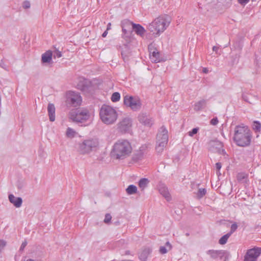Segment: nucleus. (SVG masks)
Returning <instances> with one entry per match:
<instances>
[{"label": "nucleus", "mask_w": 261, "mask_h": 261, "mask_svg": "<svg viewBox=\"0 0 261 261\" xmlns=\"http://www.w3.org/2000/svg\"><path fill=\"white\" fill-rule=\"evenodd\" d=\"M252 135L247 126L237 125L234 128L233 140L239 146L245 147L250 144Z\"/></svg>", "instance_id": "1"}, {"label": "nucleus", "mask_w": 261, "mask_h": 261, "mask_svg": "<svg viewBox=\"0 0 261 261\" xmlns=\"http://www.w3.org/2000/svg\"><path fill=\"white\" fill-rule=\"evenodd\" d=\"M132 151V146L127 140H120L114 144L111 155L116 159L123 160L128 157Z\"/></svg>", "instance_id": "2"}, {"label": "nucleus", "mask_w": 261, "mask_h": 261, "mask_svg": "<svg viewBox=\"0 0 261 261\" xmlns=\"http://www.w3.org/2000/svg\"><path fill=\"white\" fill-rule=\"evenodd\" d=\"M170 22L171 18L168 15L160 16L149 24L148 29L153 34L159 35L166 29Z\"/></svg>", "instance_id": "3"}, {"label": "nucleus", "mask_w": 261, "mask_h": 261, "mask_svg": "<svg viewBox=\"0 0 261 261\" xmlns=\"http://www.w3.org/2000/svg\"><path fill=\"white\" fill-rule=\"evenodd\" d=\"M99 115L102 121L107 124L114 123L117 118L116 110L112 107L106 105L101 107Z\"/></svg>", "instance_id": "4"}, {"label": "nucleus", "mask_w": 261, "mask_h": 261, "mask_svg": "<svg viewBox=\"0 0 261 261\" xmlns=\"http://www.w3.org/2000/svg\"><path fill=\"white\" fill-rule=\"evenodd\" d=\"M168 141V130L164 126H162L156 135V151L161 153L166 146Z\"/></svg>", "instance_id": "5"}, {"label": "nucleus", "mask_w": 261, "mask_h": 261, "mask_svg": "<svg viewBox=\"0 0 261 261\" xmlns=\"http://www.w3.org/2000/svg\"><path fill=\"white\" fill-rule=\"evenodd\" d=\"M90 118L89 111L86 109L73 110L69 113V118L73 122H83Z\"/></svg>", "instance_id": "6"}, {"label": "nucleus", "mask_w": 261, "mask_h": 261, "mask_svg": "<svg viewBox=\"0 0 261 261\" xmlns=\"http://www.w3.org/2000/svg\"><path fill=\"white\" fill-rule=\"evenodd\" d=\"M98 144L99 142L97 139H87L79 144V151L83 154L87 153L96 149Z\"/></svg>", "instance_id": "7"}, {"label": "nucleus", "mask_w": 261, "mask_h": 261, "mask_svg": "<svg viewBox=\"0 0 261 261\" xmlns=\"http://www.w3.org/2000/svg\"><path fill=\"white\" fill-rule=\"evenodd\" d=\"M66 104L68 107H76L80 106L82 101V98L78 92L69 91L66 93Z\"/></svg>", "instance_id": "8"}, {"label": "nucleus", "mask_w": 261, "mask_h": 261, "mask_svg": "<svg viewBox=\"0 0 261 261\" xmlns=\"http://www.w3.org/2000/svg\"><path fill=\"white\" fill-rule=\"evenodd\" d=\"M123 102L125 106L134 111H138L141 108L142 103L138 97L126 95L124 96Z\"/></svg>", "instance_id": "9"}, {"label": "nucleus", "mask_w": 261, "mask_h": 261, "mask_svg": "<svg viewBox=\"0 0 261 261\" xmlns=\"http://www.w3.org/2000/svg\"><path fill=\"white\" fill-rule=\"evenodd\" d=\"M261 254V248L255 247L247 250L244 256V261H256Z\"/></svg>", "instance_id": "10"}, {"label": "nucleus", "mask_w": 261, "mask_h": 261, "mask_svg": "<svg viewBox=\"0 0 261 261\" xmlns=\"http://www.w3.org/2000/svg\"><path fill=\"white\" fill-rule=\"evenodd\" d=\"M118 129L122 133L129 132L132 125V120L128 117L122 119L117 124Z\"/></svg>", "instance_id": "11"}, {"label": "nucleus", "mask_w": 261, "mask_h": 261, "mask_svg": "<svg viewBox=\"0 0 261 261\" xmlns=\"http://www.w3.org/2000/svg\"><path fill=\"white\" fill-rule=\"evenodd\" d=\"M207 253L210 254L212 258L216 259L220 258V259H223L224 257V260L226 261L229 256V254L225 250H210L207 252Z\"/></svg>", "instance_id": "12"}, {"label": "nucleus", "mask_w": 261, "mask_h": 261, "mask_svg": "<svg viewBox=\"0 0 261 261\" xmlns=\"http://www.w3.org/2000/svg\"><path fill=\"white\" fill-rule=\"evenodd\" d=\"M158 189L160 193L165 197V198L168 201H170L171 199V197L169 192L168 188L165 184L160 182L158 185Z\"/></svg>", "instance_id": "13"}, {"label": "nucleus", "mask_w": 261, "mask_h": 261, "mask_svg": "<svg viewBox=\"0 0 261 261\" xmlns=\"http://www.w3.org/2000/svg\"><path fill=\"white\" fill-rule=\"evenodd\" d=\"M138 120L140 123L147 127H151L153 123L152 118L148 117L146 113H140L138 116Z\"/></svg>", "instance_id": "14"}, {"label": "nucleus", "mask_w": 261, "mask_h": 261, "mask_svg": "<svg viewBox=\"0 0 261 261\" xmlns=\"http://www.w3.org/2000/svg\"><path fill=\"white\" fill-rule=\"evenodd\" d=\"M9 201L13 204L16 207H20L22 203V199L21 197H16L13 194H9Z\"/></svg>", "instance_id": "15"}, {"label": "nucleus", "mask_w": 261, "mask_h": 261, "mask_svg": "<svg viewBox=\"0 0 261 261\" xmlns=\"http://www.w3.org/2000/svg\"><path fill=\"white\" fill-rule=\"evenodd\" d=\"M152 252V249L149 247H145L142 249L139 255V258L141 261H146L148 256Z\"/></svg>", "instance_id": "16"}, {"label": "nucleus", "mask_w": 261, "mask_h": 261, "mask_svg": "<svg viewBox=\"0 0 261 261\" xmlns=\"http://www.w3.org/2000/svg\"><path fill=\"white\" fill-rule=\"evenodd\" d=\"M53 57V52L48 50L42 55L41 62L42 63L49 64L51 62Z\"/></svg>", "instance_id": "17"}, {"label": "nucleus", "mask_w": 261, "mask_h": 261, "mask_svg": "<svg viewBox=\"0 0 261 261\" xmlns=\"http://www.w3.org/2000/svg\"><path fill=\"white\" fill-rule=\"evenodd\" d=\"M160 55V53L156 49L153 50V51H150V59L152 62L158 63L162 61Z\"/></svg>", "instance_id": "18"}, {"label": "nucleus", "mask_w": 261, "mask_h": 261, "mask_svg": "<svg viewBox=\"0 0 261 261\" xmlns=\"http://www.w3.org/2000/svg\"><path fill=\"white\" fill-rule=\"evenodd\" d=\"M47 112L49 120L53 122L55 120V107L54 104L49 103L47 106Z\"/></svg>", "instance_id": "19"}, {"label": "nucleus", "mask_w": 261, "mask_h": 261, "mask_svg": "<svg viewBox=\"0 0 261 261\" xmlns=\"http://www.w3.org/2000/svg\"><path fill=\"white\" fill-rule=\"evenodd\" d=\"M90 82L87 80H84L80 82L78 85V88L81 91L86 92L89 90L90 88Z\"/></svg>", "instance_id": "20"}, {"label": "nucleus", "mask_w": 261, "mask_h": 261, "mask_svg": "<svg viewBox=\"0 0 261 261\" xmlns=\"http://www.w3.org/2000/svg\"><path fill=\"white\" fill-rule=\"evenodd\" d=\"M133 30L135 31L136 34L138 35L142 36L145 30L144 28L139 24H133Z\"/></svg>", "instance_id": "21"}, {"label": "nucleus", "mask_w": 261, "mask_h": 261, "mask_svg": "<svg viewBox=\"0 0 261 261\" xmlns=\"http://www.w3.org/2000/svg\"><path fill=\"white\" fill-rule=\"evenodd\" d=\"M133 24H134L133 22H131L128 19H124L121 21V26L122 29H125L128 30H133Z\"/></svg>", "instance_id": "22"}, {"label": "nucleus", "mask_w": 261, "mask_h": 261, "mask_svg": "<svg viewBox=\"0 0 261 261\" xmlns=\"http://www.w3.org/2000/svg\"><path fill=\"white\" fill-rule=\"evenodd\" d=\"M206 105V100L202 99L195 104L194 109L196 111H200L205 107Z\"/></svg>", "instance_id": "23"}, {"label": "nucleus", "mask_w": 261, "mask_h": 261, "mask_svg": "<svg viewBox=\"0 0 261 261\" xmlns=\"http://www.w3.org/2000/svg\"><path fill=\"white\" fill-rule=\"evenodd\" d=\"M149 182V180L147 178H142L138 182L139 187L143 191L147 187Z\"/></svg>", "instance_id": "24"}, {"label": "nucleus", "mask_w": 261, "mask_h": 261, "mask_svg": "<svg viewBox=\"0 0 261 261\" xmlns=\"http://www.w3.org/2000/svg\"><path fill=\"white\" fill-rule=\"evenodd\" d=\"M127 193L129 195H132L135 194L137 192V188L136 186L131 185H129L126 189Z\"/></svg>", "instance_id": "25"}, {"label": "nucleus", "mask_w": 261, "mask_h": 261, "mask_svg": "<svg viewBox=\"0 0 261 261\" xmlns=\"http://www.w3.org/2000/svg\"><path fill=\"white\" fill-rule=\"evenodd\" d=\"M230 234L228 233L224 235L219 240V243L221 245L225 244L227 241L228 239L230 237Z\"/></svg>", "instance_id": "26"}, {"label": "nucleus", "mask_w": 261, "mask_h": 261, "mask_svg": "<svg viewBox=\"0 0 261 261\" xmlns=\"http://www.w3.org/2000/svg\"><path fill=\"white\" fill-rule=\"evenodd\" d=\"M122 37L124 39L129 38L130 36L131 32H132V30H128L125 29H122Z\"/></svg>", "instance_id": "27"}, {"label": "nucleus", "mask_w": 261, "mask_h": 261, "mask_svg": "<svg viewBox=\"0 0 261 261\" xmlns=\"http://www.w3.org/2000/svg\"><path fill=\"white\" fill-rule=\"evenodd\" d=\"M252 128L255 131L259 132L261 129V124L258 121H254Z\"/></svg>", "instance_id": "28"}, {"label": "nucleus", "mask_w": 261, "mask_h": 261, "mask_svg": "<svg viewBox=\"0 0 261 261\" xmlns=\"http://www.w3.org/2000/svg\"><path fill=\"white\" fill-rule=\"evenodd\" d=\"M206 192V191L205 189H204V188L199 189L197 193V196L198 198H199V199L201 198L202 197H203L205 195Z\"/></svg>", "instance_id": "29"}, {"label": "nucleus", "mask_w": 261, "mask_h": 261, "mask_svg": "<svg viewBox=\"0 0 261 261\" xmlns=\"http://www.w3.org/2000/svg\"><path fill=\"white\" fill-rule=\"evenodd\" d=\"M120 98V95L118 92H114L111 96V100L113 102L118 101Z\"/></svg>", "instance_id": "30"}, {"label": "nucleus", "mask_w": 261, "mask_h": 261, "mask_svg": "<svg viewBox=\"0 0 261 261\" xmlns=\"http://www.w3.org/2000/svg\"><path fill=\"white\" fill-rule=\"evenodd\" d=\"M144 152L138 151L134 155L133 159L136 160H140L143 155Z\"/></svg>", "instance_id": "31"}, {"label": "nucleus", "mask_w": 261, "mask_h": 261, "mask_svg": "<svg viewBox=\"0 0 261 261\" xmlns=\"http://www.w3.org/2000/svg\"><path fill=\"white\" fill-rule=\"evenodd\" d=\"M75 132L70 127H68L66 130V135L68 137H73L74 136Z\"/></svg>", "instance_id": "32"}, {"label": "nucleus", "mask_w": 261, "mask_h": 261, "mask_svg": "<svg viewBox=\"0 0 261 261\" xmlns=\"http://www.w3.org/2000/svg\"><path fill=\"white\" fill-rule=\"evenodd\" d=\"M238 225L236 223H234L231 225L230 231L228 232L231 236L238 228Z\"/></svg>", "instance_id": "33"}, {"label": "nucleus", "mask_w": 261, "mask_h": 261, "mask_svg": "<svg viewBox=\"0 0 261 261\" xmlns=\"http://www.w3.org/2000/svg\"><path fill=\"white\" fill-rule=\"evenodd\" d=\"M209 144L211 146H216L217 147L221 146L220 142L218 141H211L210 142Z\"/></svg>", "instance_id": "34"}, {"label": "nucleus", "mask_w": 261, "mask_h": 261, "mask_svg": "<svg viewBox=\"0 0 261 261\" xmlns=\"http://www.w3.org/2000/svg\"><path fill=\"white\" fill-rule=\"evenodd\" d=\"M112 219V217L110 214H107L105 215V218L104 219V222L106 224H108L110 222Z\"/></svg>", "instance_id": "35"}, {"label": "nucleus", "mask_w": 261, "mask_h": 261, "mask_svg": "<svg viewBox=\"0 0 261 261\" xmlns=\"http://www.w3.org/2000/svg\"><path fill=\"white\" fill-rule=\"evenodd\" d=\"M31 7V4L29 1H25L23 2L22 4V7L25 9H29Z\"/></svg>", "instance_id": "36"}, {"label": "nucleus", "mask_w": 261, "mask_h": 261, "mask_svg": "<svg viewBox=\"0 0 261 261\" xmlns=\"http://www.w3.org/2000/svg\"><path fill=\"white\" fill-rule=\"evenodd\" d=\"M53 56H54L55 58H60L62 57V53L58 50H56L54 51V54H53Z\"/></svg>", "instance_id": "37"}, {"label": "nucleus", "mask_w": 261, "mask_h": 261, "mask_svg": "<svg viewBox=\"0 0 261 261\" xmlns=\"http://www.w3.org/2000/svg\"><path fill=\"white\" fill-rule=\"evenodd\" d=\"M198 131V128H194L192 129L191 131H190L188 133V134L190 136L192 137L195 134H197Z\"/></svg>", "instance_id": "38"}, {"label": "nucleus", "mask_w": 261, "mask_h": 261, "mask_svg": "<svg viewBox=\"0 0 261 261\" xmlns=\"http://www.w3.org/2000/svg\"><path fill=\"white\" fill-rule=\"evenodd\" d=\"M246 177V175L243 173H238L237 175V179L238 180L242 181L243 179H245Z\"/></svg>", "instance_id": "39"}, {"label": "nucleus", "mask_w": 261, "mask_h": 261, "mask_svg": "<svg viewBox=\"0 0 261 261\" xmlns=\"http://www.w3.org/2000/svg\"><path fill=\"white\" fill-rule=\"evenodd\" d=\"M6 245V242L3 240L0 239V253L1 252L2 250L4 249V248Z\"/></svg>", "instance_id": "40"}, {"label": "nucleus", "mask_w": 261, "mask_h": 261, "mask_svg": "<svg viewBox=\"0 0 261 261\" xmlns=\"http://www.w3.org/2000/svg\"><path fill=\"white\" fill-rule=\"evenodd\" d=\"M221 167H222V166H221V163L218 162L216 164V168L217 170V174L218 175L221 174L219 172V170L221 168Z\"/></svg>", "instance_id": "41"}, {"label": "nucleus", "mask_w": 261, "mask_h": 261, "mask_svg": "<svg viewBox=\"0 0 261 261\" xmlns=\"http://www.w3.org/2000/svg\"><path fill=\"white\" fill-rule=\"evenodd\" d=\"M159 251L161 254H165L168 252V250L165 246H161Z\"/></svg>", "instance_id": "42"}, {"label": "nucleus", "mask_w": 261, "mask_h": 261, "mask_svg": "<svg viewBox=\"0 0 261 261\" xmlns=\"http://www.w3.org/2000/svg\"><path fill=\"white\" fill-rule=\"evenodd\" d=\"M27 244H28V243L26 240H25L24 242H23L20 247L19 251H22L23 250L24 248L27 245Z\"/></svg>", "instance_id": "43"}, {"label": "nucleus", "mask_w": 261, "mask_h": 261, "mask_svg": "<svg viewBox=\"0 0 261 261\" xmlns=\"http://www.w3.org/2000/svg\"><path fill=\"white\" fill-rule=\"evenodd\" d=\"M218 123V120L217 118H216V117L213 118L211 120V124L213 125H215L217 124Z\"/></svg>", "instance_id": "44"}, {"label": "nucleus", "mask_w": 261, "mask_h": 261, "mask_svg": "<svg viewBox=\"0 0 261 261\" xmlns=\"http://www.w3.org/2000/svg\"><path fill=\"white\" fill-rule=\"evenodd\" d=\"M238 1L241 5H245L249 2V0H238Z\"/></svg>", "instance_id": "45"}, {"label": "nucleus", "mask_w": 261, "mask_h": 261, "mask_svg": "<svg viewBox=\"0 0 261 261\" xmlns=\"http://www.w3.org/2000/svg\"><path fill=\"white\" fill-rule=\"evenodd\" d=\"M242 98H243V99L245 101H247V102H249V103H251V102L250 101H249V100H248V99L247 96V95H246L243 94V95H242Z\"/></svg>", "instance_id": "46"}, {"label": "nucleus", "mask_w": 261, "mask_h": 261, "mask_svg": "<svg viewBox=\"0 0 261 261\" xmlns=\"http://www.w3.org/2000/svg\"><path fill=\"white\" fill-rule=\"evenodd\" d=\"M146 147H147L145 145L142 146L140 148V149H139L140 151H143L144 153L146 150Z\"/></svg>", "instance_id": "47"}, {"label": "nucleus", "mask_w": 261, "mask_h": 261, "mask_svg": "<svg viewBox=\"0 0 261 261\" xmlns=\"http://www.w3.org/2000/svg\"><path fill=\"white\" fill-rule=\"evenodd\" d=\"M166 245L167 247H168L169 250H170L172 248V246L169 242H166Z\"/></svg>", "instance_id": "48"}, {"label": "nucleus", "mask_w": 261, "mask_h": 261, "mask_svg": "<svg viewBox=\"0 0 261 261\" xmlns=\"http://www.w3.org/2000/svg\"><path fill=\"white\" fill-rule=\"evenodd\" d=\"M111 23L110 22H109L107 25L106 30L109 31V30H111Z\"/></svg>", "instance_id": "49"}, {"label": "nucleus", "mask_w": 261, "mask_h": 261, "mask_svg": "<svg viewBox=\"0 0 261 261\" xmlns=\"http://www.w3.org/2000/svg\"><path fill=\"white\" fill-rule=\"evenodd\" d=\"M108 31L107 30H106L102 34V37H106L108 34Z\"/></svg>", "instance_id": "50"}, {"label": "nucleus", "mask_w": 261, "mask_h": 261, "mask_svg": "<svg viewBox=\"0 0 261 261\" xmlns=\"http://www.w3.org/2000/svg\"><path fill=\"white\" fill-rule=\"evenodd\" d=\"M219 49V47L216 46H213V50L215 51L216 53L217 52L218 50Z\"/></svg>", "instance_id": "51"}, {"label": "nucleus", "mask_w": 261, "mask_h": 261, "mask_svg": "<svg viewBox=\"0 0 261 261\" xmlns=\"http://www.w3.org/2000/svg\"><path fill=\"white\" fill-rule=\"evenodd\" d=\"M0 66L4 68V69H6V68L5 67V65H4V63L3 62V61H2L0 63Z\"/></svg>", "instance_id": "52"}, {"label": "nucleus", "mask_w": 261, "mask_h": 261, "mask_svg": "<svg viewBox=\"0 0 261 261\" xmlns=\"http://www.w3.org/2000/svg\"><path fill=\"white\" fill-rule=\"evenodd\" d=\"M203 72L204 73H207L208 72V69L206 68H204L203 69Z\"/></svg>", "instance_id": "53"}, {"label": "nucleus", "mask_w": 261, "mask_h": 261, "mask_svg": "<svg viewBox=\"0 0 261 261\" xmlns=\"http://www.w3.org/2000/svg\"><path fill=\"white\" fill-rule=\"evenodd\" d=\"M25 261H35V260L33 259L29 258V259H27Z\"/></svg>", "instance_id": "54"}, {"label": "nucleus", "mask_w": 261, "mask_h": 261, "mask_svg": "<svg viewBox=\"0 0 261 261\" xmlns=\"http://www.w3.org/2000/svg\"><path fill=\"white\" fill-rule=\"evenodd\" d=\"M130 254V251H126L125 252V254L126 255H128V254Z\"/></svg>", "instance_id": "55"}, {"label": "nucleus", "mask_w": 261, "mask_h": 261, "mask_svg": "<svg viewBox=\"0 0 261 261\" xmlns=\"http://www.w3.org/2000/svg\"><path fill=\"white\" fill-rule=\"evenodd\" d=\"M186 235H187V236H189V233H186Z\"/></svg>", "instance_id": "56"}]
</instances>
